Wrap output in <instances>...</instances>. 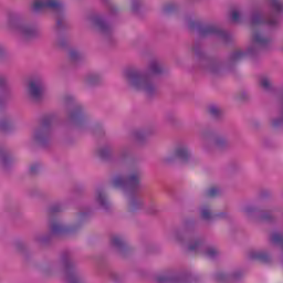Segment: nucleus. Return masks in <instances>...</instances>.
I'll list each match as a JSON object with an SVG mask.
<instances>
[{
	"label": "nucleus",
	"mask_w": 283,
	"mask_h": 283,
	"mask_svg": "<svg viewBox=\"0 0 283 283\" xmlns=\"http://www.w3.org/2000/svg\"><path fill=\"white\" fill-rule=\"evenodd\" d=\"M29 90H30L31 96L36 98L41 94V84H39V82H31Z\"/></svg>",
	"instance_id": "nucleus-4"
},
{
	"label": "nucleus",
	"mask_w": 283,
	"mask_h": 283,
	"mask_svg": "<svg viewBox=\"0 0 283 283\" xmlns=\"http://www.w3.org/2000/svg\"><path fill=\"white\" fill-rule=\"evenodd\" d=\"M202 216H203V218H209V211L203 210Z\"/></svg>",
	"instance_id": "nucleus-8"
},
{
	"label": "nucleus",
	"mask_w": 283,
	"mask_h": 283,
	"mask_svg": "<svg viewBox=\"0 0 283 283\" xmlns=\"http://www.w3.org/2000/svg\"><path fill=\"white\" fill-rule=\"evenodd\" d=\"M150 72H151V74H158L160 72V69L158 67V64H154L150 67Z\"/></svg>",
	"instance_id": "nucleus-6"
},
{
	"label": "nucleus",
	"mask_w": 283,
	"mask_h": 283,
	"mask_svg": "<svg viewBox=\"0 0 283 283\" xmlns=\"http://www.w3.org/2000/svg\"><path fill=\"white\" fill-rule=\"evenodd\" d=\"M238 19H240V12L232 11V21H238Z\"/></svg>",
	"instance_id": "nucleus-7"
},
{
	"label": "nucleus",
	"mask_w": 283,
	"mask_h": 283,
	"mask_svg": "<svg viewBox=\"0 0 283 283\" xmlns=\"http://www.w3.org/2000/svg\"><path fill=\"white\" fill-rule=\"evenodd\" d=\"M134 180L137 181V180H138V177H130V178H129V182H134Z\"/></svg>",
	"instance_id": "nucleus-10"
},
{
	"label": "nucleus",
	"mask_w": 283,
	"mask_h": 283,
	"mask_svg": "<svg viewBox=\"0 0 283 283\" xmlns=\"http://www.w3.org/2000/svg\"><path fill=\"white\" fill-rule=\"evenodd\" d=\"M189 156H191V153L187 146H179L175 150V157L179 158V160H187Z\"/></svg>",
	"instance_id": "nucleus-3"
},
{
	"label": "nucleus",
	"mask_w": 283,
	"mask_h": 283,
	"mask_svg": "<svg viewBox=\"0 0 283 283\" xmlns=\"http://www.w3.org/2000/svg\"><path fill=\"white\" fill-rule=\"evenodd\" d=\"M56 6H59V3H56L55 0H35L33 8L34 10H43V8H56Z\"/></svg>",
	"instance_id": "nucleus-2"
},
{
	"label": "nucleus",
	"mask_w": 283,
	"mask_h": 283,
	"mask_svg": "<svg viewBox=\"0 0 283 283\" xmlns=\"http://www.w3.org/2000/svg\"><path fill=\"white\" fill-rule=\"evenodd\" d=\"M252 258H254V259H262V255H260V254H256V255H253Z\"/></svg>",
	"instance_id": "nucleus-11"
},
{
	"label": "nucleus",
	"mask_w": 283,
	"mask_h": 283,
	"mask_svg": "<svg viewBox=\"0 0 283 283\" xmlns=\"http://www.w3.org/2000/svg\"><path fill=\"white\" fill-rule=\"evenodd\" d=\"M126 78L136 90H144V92H150L151 87H154V84L151 83V75L128 72L126 74Z\"/></svg>",
	"instance_id": "nucleus-1"
},
{
	"label": "nucleus",
	"mask_w": 283,
	"mask_h": 283,
	"mask_svg": "<svg viewBox=\"0 0 283 283\" xmlns=\"http://www.w3.org/2000/svg\"><path fill=\"white\" fill-rule=\"evenodd\" d=\"M261 85H262V87L268 90V87H270V85H271V81L269 78H262L261 80Z\"/></svg>",
	"instance_id": "nucleus-5"
},
{
	"label": "nucleus",
	"mask_w": 283,
	"mask_h": 283,
	"mask_svg": "<svg viewBox=\"0 0 283 283\" xmlns=\"http://www.w3.org/2000/svg\"><path fill=\"white\" fill-rule=\"evenodd\" d=\"M209 196H216V189H210L209 190Z\"/></svg>",
	"instance_id": "nucleus-9"
}]
</instances>
